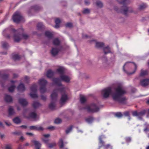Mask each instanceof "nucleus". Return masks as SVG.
Masks as SVG:
<instances>
[{
	"label": "nucleus",
	"instance_id": "a19ab883",
	"mask_svg": "<svg viewBox=\"0 0 149 149\" xmlns=\"http://www.w3.org/2000/svg\"><path fill=\"white\" fill-rule=\"evenodd\" d=\"M86 121L88 123L91 122L93 120V118L92 117H89L86 119Z\"/></svg>",
	"mask_w": 149,
	"mask_h": 149
},
{
	"label": "nucleus",
	"instance_id": "f8f14e48",
	"mask_svg": "<svg viewBox=\"0 0 149 149\" xmlns=\"http://www.w3.org/2000/svg\"><path fill=\"white\" fill-rule=\"evenodd\" d=\"M32 142L34 143L36 149H40V148L41 146V144L39 141L36 140H33L32 141Z\"/></svg>",
	"mask_w": 149,
	"mask_h": 149
},
{
	"label": "nucleus",
	"instance_id": "4c0bfd02",
	"mask_svg": "<svg viewBox=\"0 0 149 149\" xmlns=\"http://www.w3.org/2000/svg\"><path fill=\"white\" fill-rule=\"evenodd\" d=\"M59 146L60 148H62L63 147V141L62 139H60L58 142Z\"/></svg>",
	"mask_w": 149,
	"mask_h": 149
},
{
	"label": "nucleus",
	"instance_id": "1a4fd4ad",
	"mask_svg": "<svg viewBox=\"0 0 149 149\" xmlns=\"http://www.w3.org/2000/svg\"><path fill=\"white\" fill-rule=\"evenodd\" d=\"M140 85L143 87H146L149 85V79H143L140 81Z\"/></svg>",
	"mask_w": 149,
	"mask_h": 149
},
{
	"label": "nucleus",
	"instance_id": "39448f33",
	"mask_svg": "<svg viewBox=\"0 0 149 149\" xmlns=\"http://www.w3.org/2000/svg\"><path fill=\"white\" fill-rule=\"evenodd\" d=\"M85 109L90 112L94 113L97 112L99 111V107L94 104L87 105Z\"/></svg>",
	"mask_w": 149,
	"mask_h": 149
},
{
	"label": "nucleus",
	"instance_id": "6e6552de",
	"mask_svg": "<svg viewBox=\"0 0 149 149\" xmlns=\"http://www.w3.org/2000/svg\"><path fill=\"white\" fill-rule=\"evenodd\" d=\"M64 71V68L62 67H60L56 70L57 72L61 75V79L65 81V75H63Z\"/></svg>",
	"mask_w": 149,
	"mask_h": 149
},
{
	"label": "nucleus",
	"instance_id": "6e6d98bb",
	"mask_svg": "<svg viewBox=\"0 0 149 149\" xmlns=\"http://www.w3.org/2000/svg\"><path fill=\"white\" fill-rule=\"evenodd\" d=\"M132 115L134 116H138L139 117L138 113L136 111H134L132 113Z\"/></svg>",
	"mask_w": 149,
	"mask_h": 149
},
{
	"label": "nucleus",
	"instance_id": "5fc2aeb1",
	"mask_svg": "<svg viewBox=\"0 0 149 149\" xmlns=\"http://www.w3.org/2000/svg\"><path fill=\"white\" fill-rule=\"evenodd\" d=\"M30 129L31 130H36L37 128V126H31L29 127Z\"/></svg>",
	"mask_w": 149,
	"mask_h": 149
},
{
	"label": "nucleus",
	"instance_id": "dca6fc26",
	"mask_svg": "<svg viewBox=\"0 0 149 149\" xmlns=\"http://www.w3.org/2000/svg\"><path fill=\"white\" fill-rule=\"evenodd\" d=\"M95 4L97 7L98 8H101L103 6V4L102 2L99 0H97L96 1Z\"/></svg>",
	"mask_w": 149,
	"mask_h": 149
},
{
	"label": "nucleus",
	"instance_id": "2f4dec72",
	"mask_svg": "<svg viewBox=\"0 0 149 149\" xmlns=\"http://www.w3.org/2000/svg\"><path fill=\"white\" fill-rule=\"evenodd\" d=\"M83 14H88L90 13V10L88 8H84L82 11Z\"/></svg>",
	"mask_w": 149,
	"mask_h": 149
},
{
	"label": "nucleus",
	"instance_id": "c756f323",
	"mask_svg": "<svg viewBox=\"0 0 149 149\" xmlns=\"http://www.w3.org/2000/svg\"><path fill=\"white\" fill-rule=\"evenodd\" d=\"M103 50L105 54H107L110 52V49L108 46L104 48Z\"/></svg>",
	"mask_w": 149,
	"mask_h": 149
},
{
	"label": "nucleus",
	"instance_id": "8fccbe9b",
	"mask_svg": "<svg viewBox=\"0 0 149 149\" xmlns=\"http://www.w3.org/2000/svg\"><path fill=\"white\" fill-rule=\"evenodd\" d=\"M43 128L42 127L39 126H37L36 130L42 131L43 130Z\"/></svg>",
	"mask_w": 149,
	"mask_h": 149
},
{
	"label": "nucleus",
	"instance_id": "052dcab7",
	"mask_svg": "<svg viewBox=\"0 0 149 149\" xmlns=\"http://www.w3.org/2000/svg\"><path fill=\"white\" fill-rule=\"evenodd\" d=\"M133 63L134 64V66H135V70H134V71L133 72H132V73H130V74H132L134 73V72L136 71V69H137V67L136 65L134 63Z\"/></svg>",
	"mask_w": 149,
	"mask_h": 149
},
{
	"label": "nucleus",
	"instance_id": "ddd939ff",
	"mask_svg": "<svg viewBox=\"0 0 149 149\" xmlns=\"http://www.w3.org/2000/svg\"><path fill=\"white\" fill-rule=\"evenodd\" d=\"M59 49L56 48H53L51 51V53L54 56L58 54L59 52Z\"/></svg>",
	"mask_w": 149,
	"mask_h": 149
},
{
	"label": "nucleus",
	"instance_id": "3c124183",
	"mask_svg": "<svg viewBox=\"0 0 149 149\" xmlns=\"http://www.w3.org/2000/svg\"><path fill=\"white\" fill-rule=\"evenodd\" d=\"M12 134H14L20 135L22 134L21 132L20 131H17L14 132L12 133Z\"/></svg>",
	"mask_w": 149,
	"mask_h": 149
},
{
	"label": "nucleus",
	"instance_id": "7ed1b4c3",
	"mask_svg": "<svg viewBox=\"0 0 149 149\" xmlns=\"http://www.w3.org/2000/svg\"><path fill=\"white\" fill-rule=\"evenodd\" d=\"M24 29L23 28H20L17 30L14 29H12V31L14 33L13 39L14 41L18 42L22 39L26 40L29 37V36L24 33Z\"/></svg>",
	"mask_w": 149,
	"mask_h": 149
},
{
	"label": "nucleus",
	"instance_id": "a18cd8bd",
	"mask_svg": "<svg viewBox=\"0 0 149 149\" xmlns=\"http://www.w3.org/2000/svg\"><path fill=\"white\" fill-rule=\"evenodd\" d=\"M62 122V120L61 119L57 118L55 119L54 120V123L56 124L60 123Z\"/></svg>",
	"mask_w": 149,
	"mask_h": 149
},
{
	"label": "nucleus",
	"instance_id": "72a5a7b5",
	"mask_svg": "<svg viewBox=\"0 0 149 149\" xmlns=\"http://www.w3.org/2000/svg\"><path fill=\"white\" fill-rule=\"evenodd\" d=\"M86 100L85 97L83 95H81L80 96V101L81 103H83Z\"/></svg>",
	"mask_w": 149,
	"mask_h": 149
},
{
	"label": "nucleus",
	"instance_id": "ea45409f",
	"mask_svg": "<svg viewBox=\"0 0 149 149\" xmlns=\"http://www.w3.org/2000/svg\"><path fill=\"white\" fill-rule=\"evenodd\" d=\"M8 77V75L6 74H2L1 77L4 80L7 79Z\"/></svg>",
	"mask_w": 149,
	"mask_h": 149
},
{
	"label": "nucleus",
	"instance_id": "603ef678",
	"mask_svg": "<svg viewBox=\"0 0 149 149\" xmlns=\"http://www.w3.org/2000/svg\"><path fill=\"white\" fill-rule=\"evenodd\" d=\"M116 116L118 118L122 117L123 116V114L121 113H117L116 114Z\"/></svg>",
	"mask_w": 149,
	"mask_h": 149
},
{
	"label": "nucleus",
	"instance_id": "20e7f679",
	"mask_svg": "<svg viewBox=\"0 0 149 149\" xmlns=\"http://www.w3.org/2000/svg\"><path fill=\"white\" fill-rule=\"evenodd\" d=\"M47 81L44 79H40L39 81V84L40 86V92L41 93H44L47 91L46 85Z\"/></svg>",
	"mask_w": 149,
	"mask_h": 149
},
{
	"label": "nucleus",
	"instance_id": "69168bd1",
	"mask_svg": "<svg viewBox=\"0 0 149 149\" xmlns=\"http://www.w3.org/2000/svg\"><path fill=\"white\" fill-rule=\"evenodd\" d=\"M104 148H105L107 149V148H109V147H110L111 146V145L110 144H107L106 145H104Z\"/></svg>",
	"mask_w": 149,
	"mask_h": 149
},
{
	"label": "nucleus",
	"instance_id": "e2e57ef3",
	"mask_svg": "<svg viewBox=\"0 0 149 149\" xmlns=\"http://www.w3.org/2000/svg\"><path fill=\"white\" fill-rule=\"evenodd\" d=\"M24 79L28 83V80L29 79V77L27 76H25L24 77Z\"/></svg>",
	"mask_w": 149,
	"mask_h": 149
},
{
	"label": "nucleus",
	"instance_id": "bb28decb",
	"mask_svg": "<svg viewBox=\"0 0 149 149\" xmlns=\"http://www.w3.org/2000/svg\"><path fill=\"white\" fill-rule=\"evenodd\" d=\"M32 105L33 107L35 109L39 107L40 105V104L38 102H33Z\"/></svg>",
	"mask_w": 149,
	"mask_h": 149
},
{
	"label": "nucleus",
	"instance_id": "49530a36",
	"mask_svg": "<svg viewBox=\"0 0 149 149\" xmlns=\"http://www.w3.org/2000/svg\"><path fill=\"white\" fill-rule=\"evenodd\" d=\"M66 26L69 28H71L73 27V25L71 23H68L66 24Z\"/></svg>",
	"mask_w": 149,
	"mask_h": 149
},
{
	"label": "nucleus",
	"instance_id": "7c9ffc66",
	"mask_svg": "<svg viewBox=\"0 0 149 149\" xmlns=\"http://www.w3.org/2000/svg\"><path fill=\"white\" fill-rule=\"evenodd\" d=\"M13 121L16 124H19L21 122L20 119L18 117H16L13 119Z\"/></svg>",
	"mask_w": 149,
	"mask_h": 149
},
{
	"label": "nucleus",
	"instance_id": "f704fd0d",
	"mask_svg": "<svg viewBox=\"0 0 149 149\" xmlns=\"http://www.w3.org/2000/svg\"><path fill=\"white\" fill-rule=\"evenodd\" d=\"M29 116L30 118H36L37 114L35 112H32L30 113Z\"/></svg>",
	"mask_w": 149,
	"mask_h": 149
},
{
	"label": "nucleus",
	"instance_id": "774afa93",
	"mask_svg": "<svg viewBox=\"0 0 149 149\" xmlns=\"http://www.w3.org/2000/svg\"><path fill=\"white\" fill-rule=\"evenodd\" d=\"M18 76V74H13V77L14 78L17 77Z\"/></svg>",
	"mask_w": 149,
	"mask_h": 149
},
{
	"label": "nucleus",
	"instance_id": "4d7b16f0",
	"mask_svg": "<svg viewBox=\"0 0 149 149\" xmlns=\"http://www.w3.org/2000/svg\"><path fill=\"white\" fill-rule=\"evenodd\" d=\"M117 1L121 3H124L125 2V0H117Z\"/></svg>",
	"mask_w": 149,
	"mask_h": 149
},
{
	"label": "nucleus",
	"instance_id": "a211bd4d",
	"mask_svg": "<svg viewBox=\"0 0 149 149\" xmlns=\"http://www.w3.org/2000/svg\"><path fill=\"white\" fill-rule=\"evenodd\" d=\"M17 89L19 91H24L25 88L24 84L22 83L20 84L17 87Z\"/></svg>",
	"mask_w": 149,
	"mask_h": 149
},
{
	"label": "nucleus",
	"instance_id": "a878e982",
	"mask_svg": "<svg viewBox=\"0 0 149 149\" xmlns=\"http://www.w3.org/2000/svg\"><path fill=\"white\" fill-rule=\"evenodd\" d=\"M147 6L146 4L142 3L139 5L138 8L140 10H142L146 8Z\"/></svg>",
	"mask_w": 149,
	"mask_h": 149
},
{
	"label": "nucleus",
	"instance_id": "37998d69",
	"mask_svg": "<svg viewBox=\"0 0 149 149\" xmlns=\"http://www.w3.org/2000/svg\"><path fill=\"white\" fill-rule=\"evenodd\" d=\"M56 145V144L55 142L50 143L48 144V147L51 148L55 146Z\"/></svg>",
	"mask_w": 149,
	"mask_h": 149
},
{
	"label": "nucleus",
	"instance_id": "aec40b11",
	"mask_svg": "<svg viewBox=\"0 0 149 149\" xmlns=\"http://www.w3.org/2000/svg\"><path fill=\"white\" fill-rule=\"evenodd\" d=\"M37 85L36 84H34L32 85L30 88L31 91L33 92L36 93L37 91Z\"/></svg>",
	"mask_w": 149,
	"mask_h": 149
},
{
	"label": "nucleus",
	"instance_id": "4be33fe9",
	"mask_svg": "<svg viewBox=\"0 0 149 149\" xmlns=\"http://www.w3.org/2000/svg\"><path fill=\"white\" fill-rule=\"evenodd\" d=\"M8 113L9 116L13 115L14 113V109L12 107L10 106L8 109Z\"/></svg>",
	"mask_w": 149,
	"mask_h": 149
},
{
	"label": "nucleus",
	"instance_id": "393cba45",
	"mask_svg": "<svg viewBox=\"0 0 149 149\" xmlns=\"http://www.w3.org/2000/svg\"><path fill=\"white\" fill-rule=\"evenodd\" d=\"M12 58L14 60H18L20 58V56L17 54H13Z\"/></svg>",
	"mask_w": 149,
	"mask_h": 149
},
{
	"label": "nucleus",
	"instance_id": "79ce46f5",
	"mask_svg": "<svg viewBox=\"0 0 149 149\" xmlns=\"http://www.w3.org/2000/svg\"><path fill=\"white\" fill-rule=\"evenodd\" d=\"M2 47L4 48H5V49L7 48L9 46L8 43L7 42H3L2 43Z\"/></svg>",
	"mask_w": 149,
	"mask_h": 149
},
{
	"label": "nucleus",
	"instance_id": "58836bf2",
	"mask_svg": "<svg viewBox=\"0 0 149 149\" xmlns=\"http://www.w3.org/2000/svg\"><path fill=\"white\" fill-rule=\"evenodd\" d=\"M146 113V111L145 110H142L140 112H138L139 117L142 116L144 115Z\"/></svg>",
	"mask_w": 149,
	"mask_h": 149
},
{
	"label": "nucleus",
	"instance_id": "13d9d810",
	"mask_svg": "<svg viewBox=\"0 0 149 149\" xmlns=\"http://www.w3.org/2000/svg\"><path fill=\"white\" fill-rule=\"evenodd\" d=\"M42 140L46 144H47L49 141V139H42Z\"/></svg>",
	"mask_w": 149,
	"mask_h": 149
},
{
	"label": "nucleus",
	"instance_id": "bf43d9fd",
	"mask_svg": "<svg viewBox=\"0 0 149 149\" xmlns=\"http://www.w3.org/2000/svg\"><path fill=\"white\" fill-rule=\"evenodd\" d=\"M47 129L49 130H54L55 129V127L54 126H49L48 127Z\"/></svg>",
	"mask_w": 149,
	"mask_h": 149
},
{
	"label": "nucleus",
	"instance_id": "e433bc0d",
	"mask_svg": "<svg viewBox=\"0 0 149 149\" xmlns=\"http://www.w3.org/2000/svg\"><path fill=\"white\" fill-rule=\"evenodd\" d=\"M72 125L70 126L69 127H68L67 130H66V134H68L72 130Z\"/></svg>",
	"mask_w": 149,
	"mask_h": 149
},
{
	"label": "nucleus",
	"instance_id": "9b49d317",
	"mask_svg": "<svg viewBox=\"0 0 149 149\" xmlns=\"http://www.w3.org/2000/svg\"><path fill=\"white\" fill-rule=\"evenodd\" d=\"M4 99L5 101L7 102H11L13 101L12 97L8 95H5Z\"/></svg>",
	"mask_w": 149,
	"mask_h": 149
},
{
	"label": "nucleus",
	"instance_id": "c03bdc74",
	"mask_svg": "<svg viewBox=\"0 0 149 149\" xmlns=\"http://www.w3.org/2000/svg\"><path fill=\"white\" fill-rule=\"evenodd\" d=\"M71 79V77H70L66 75V83H70Z\"/></svg>",
	"mask_w": 149,
	"mask_h": 149
},
{
	"label": "nucleus",
	"instance_id": "0eeeda50",
	"mask_svg": "<svg viewBox=\"0 0 149 149\" xmlns=\"http://www.w3.org/2000/svg\"><path fill=\"white\" fill-rule=\"evenodd\" d=\"M121 12L123 14L127 15L129 13H132L133 12V10L131 7L124 6L122 8Z\"/></svg>",
	"mask_w": 149,
	"mask_h": 149
},
{
	"label": "nucleus",
	"instance_id": "2eb2a0df",
	"mask_svg": "<svg viewBox=\"0 0 149 149\" xmlns=\"http://www.w3.org/2000/svg\"><path fill=\"white\" fill-rule=\"evenodd\" d=\"M53 81L55 84L58 86H61L62 85L60 79L59 78H54L53 79Z\"/></svg>",
	"mask_w": 149,
	"mask_h": 149
},
{
	"label": "nucleus",
	"instance_id": "473e14b6",
	"mask_svg": "<svg viewBox=\"0 0 149 149\" xmlns=\"http://www.w3.org/2000/svg\"><path fill=\"white\" fill-rule=\"evenodd\" d=\"M102 138L101 136H100L99 137V143L101 145V146H99V148H100L101 146H104V142L102 140Z\"/></svg>",
	"mask_w": 149,
	"mask_h": 149
},
{
	"label": "nucleus",
	"instance_id": "b1692460",
	"mask_svg": "<svg viewBox=\"0 0 149 149\" xmlns=\"http://www.w3.org/2000/svg\"><path fill=\"white\" fill-rule=\"evenodd\" d=\"M45 35L49 38H51L53 37V34L50 32L47 31L45 32Z\"/></svg>",
	"mask_w": 149,
	"mask_h": 149
},
{
	"label": "nucleus",
	"instance_id": "de8ad7c7",
	"mask_svg": "<svg viewBox=\"0 0 149 149\" xmlns=\"http://www.w3.org/2000/svg\"><path fill=\"white\" fill-rule=\"evenodd\" d=\"M30 95L32 98H35L38 97V95L36 93H30Z\"/></svg>",
	"mask_w": 149,
	"mask_h": 149
},
{
	"label": "nucleus",
	"instance_id": "cd10ccee",
	"mask_svg": "<svg viewBox=\"0 0 149 149\" xmlns=\"http://www.w3.org/2000/svg\"><path fill=\"white\" fill-rule=\"evenodd\" d=\"M104 44L102 42H96L95 47L97 48H101L104 46Z\"/></svg>",
	"mask_w": 149,
	"mask_h": 149
},
{
	"label": "nucleus",
	"instance_id": "864d4df0",
	"mask_svg": "<svg viewBox=\"0 0 149 149\" xmlns=\"http://www.w3.org/2000/svg\"><path fill=\"white\" fill-rule=\"evenodd\" d=\"M84 3L85 5L86 6L89 5L90 3L89 0H84Z\"/></svg>",
	"mask_w": 149,
	"mask_h": 149
},
{
	"label": "nucleus",
	"instance_id": "4468645a",
	"mask_svg": "<svg viewBox=\"0 0 149 149\" xmlns=\"http://www.w3.org/2000/svg\"><path fill=\"white\" fill-rule=\"evenodd\" d=\"M54 74V72L51 70H49L47 71L46 75L47 77L51 78L53 77Z\"/></svg>",
	"mask_w": 149,
	"mask_h": 149
},
{
	"label": "nucleus",
	"instance_id": "f03ea898",
	"mask_svg": "<svg viewBox=\"0 0 149 149\" xmlns=\"http://www.w3.org/2000/svg\"><path fill=\"white\" fill-rule=\"evenodd\" d=\"M60 92L62 95V96L60 100L61 104L65 102V88H59L54 89L52 93L51 94V97L52 100V102L49 105V108L51 110L55 109V102L57 100L58 92Z\"/></svg>",
	"mask_w": 149,
	"mask_h": 149
},
{
	"label": "nucleus",
	"instance_id": "c9c22d12",
	"mask_svg": "<svg viewBox=\"0 0 149 149\" xmlns=\"http://www.w3.org/2000/svg\"><path fill=\"white\" fill-rule=\"evenodd\" d=\"M15 87V85H12L9 87L8 88L9 91L10 92H13L14 90Z\"/></svg>",
	"mask_w": 149,
	"mask_h": 149
},
{
	"label": "nucleus",
	"instance_id": "680f3d73",
	"mask_svg": "<svg viewBox=\"0 0 149 149\" xmlns=\"http://www.w3.org/2000/svg\"><path fill=\"white\" fill-rule=\"evenodd\" d=\"M124 115L125 116H129V112L128 111H125L124 113Z\"/></svg>",
	"mask_w": 149,
	"mask_h": 149
},
{
	"label": "nucleus",
	"instance_id": "412c9836",
	"mask_svg": "<svg viewBox=\"0 0 149 149\" xmlns=\"http://www.w3.org/2000/svg\"><path fill=\"white\" fill-rule=\"evenodd\" d=\"M148 74V72L147 70H144L142 69L141 71L139 76L141 77H143L147 75Z\"/></svg>",
	"mask_w": 149,
	"mask_h": 149
},
{
	"label": "nucleus",
	"instance_id": "f3484780",
	"mask_svg": "<svg viewBox=\"0 0 149 149\" xmlns=\"http://www.w3.org/2000/svg\"><path fill=\"white\" fill-rule=\"evenodd\" d=\"M41 9V7L38 5H35L31 7V9L35 11H38L40 10Z\"/></svg>",
	"mask_w": 149,
	"mask_h": 149
},
{
	"label": "nucleus",
	"instance_id": "09e8293b",
	"mask_svg": "<svg viewBox=\"0 0 149 149\" xmlns=\"http://www.w3.org/2000/svg\"><path fill=\"white\" fill-rule=\"evenodd\" d=\"M12 145L10 144L6 145L5 149H11Z\"/></svg>",
	"mask_w": 149,
	"mask_h": 149
},
{
	"label": "nucleus",
	"instance_id": "9d476101",
	"mask_svg": "<svg viewBox=\"0 0 149 149\" xmlns=\"http://www.w3.org/2000/svg\"><path fill=\"white\" fill-rule=\"evenodd\" d=\"M18 102L21 105L23 106H26L28 104V102L26 100L23 98H19L18 100Z\"/></svg>",
	"mask_w": 149,
	"mask_h": 149
},
{
	"label": "nucleus",
	"instance_id": "423d86ee",
	"mask_svg": "<svg viewBox=\"0 0 149 149\" xmlns=\"http://www.w3.org/2000/svg\"><path fill=\"white\" fill-rule=\"evenodd\" d=\"M12 19L15 22L18 23L22 20L23 17L21 16L19 12L17 11L13 15Z\"/></svg>",
	"mask_w": 149,
	"mask_h": 149
},
{
	"label": "nucleus",
	"instance_id": "c85d7f7f",
	"mask_svg": "<svg viewBox=\"0 0 149 149\" xmlns=\"http://www.w3.org/2000/svg\"><path fill=\"white\" fill-rule=\"evenodd\" d=\"M37 27L38 30H41L43 28V25L42 23L40 22L38 24Z\"/></svg>",
	"mask_w": 149,
	"mask_h": 149
},
{
	"label": "nucleus",
	"instance_id": "f257e3e1",
	"mask_svg": "<svg viewBox=\"0 0 149 149\" xmlns=\"http://www.w3.org/2000/svg\"><path fill=\"white\" fill-rule=\"evenodd\" d=\"M115 92H112L111 88L109 87L102 90L101 94L105 98L108 97L111 95L113 100L119 102H122L126 100L125 97L122 96L126 93V91L123 86L121 84H118L115 88Z\"/></svg>",
	"mask_w": 149,
	"mask_h": 149
},
{
	"label": "nucleus",
	"instance_id": "6ab92c4d",
	"mask_svg": "<svg viewBox=\"0 0 149 149\" xmlns=\"http://www.w3.org/2000/svg\"><path fill=\"white\" fill-rule=\"evenodd\" d=\"M55 22L56 24L54 26L55 28H59L61 23L60 20L58 18H56L55 19Z\"/></svg>",
	"mask_w": 149,
	"mask_h": 149
},
{
	"label": "nucleus",
	"instance_id": "338daca9",
	"mask_svg": "<svg viewBox=\"0 0 149 149\" xmlns=\"http://www.w3.org/2000/svg\"><path fill=\"white\" fill-rule=\"evenodd\" d=\"M43 136L47 138L49 137L50 135L49 134H44Z\"/></svg>",
	"mask_w": 149,
	"mask_h": 149
},
{
	"label": "nucleus",
	"instance_id": "5701e85b",
	"mask_svg": "<svg viewBox=\"0 0 149 149\" xmlns=\"http://www.w3.org/2000/svg\"><path fill=\"white\" fill-rule=\"evenodd\" d=\"M53 43L54 45L58 46L60 45V41L58 38H56L53 40Z\"/></svg>",
	"mask_w": 149,
	"mask_h": 149
},
{
	"label": "nucleus",
	"instance_id": "0e129e2a",
	"mask_svg": "<svg viewBox=\"0 0 149 149\" xmlns=\"http://www.w3.org/2000/svg\"><path fill=\"white\" fill-rule=\"evenodd\" d=\"M41 99L44 100H45L46 99V97L45 96L43 95H41Z\"/></svg>",
	"mask_w": 149,
	"mask_h": 149
}]
</instances>
